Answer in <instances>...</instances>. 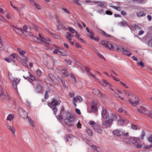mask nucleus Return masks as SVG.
I'll return each instance as SVG.
<instances>
[{"label": "nucleus", "instance_id": "1", "mask_svg": "<svg viewBox=\"0 0 152 152\" xmlns=\"http://www.w3.org/2000/svg\"><path fill=\"white\" fill-rule=\"evenodd\" d=\"M64 108H62L60 113V114L63 115L66 114V119L64 120V122L66 124L69 126H72L74 125L73 122L75 120L74 116L70 113H67L64 112Z\"/></svg>", "mask_w": 152, "mask_h": 152}, {"label": "nucleus", "instance_id": "2", "mask_svg": "<svg viewBox=\"0 0 152 152\" xmlns=\"http://www.w3.org/2000/svg\"><path fill=\"white\" fill-rule=\"evenodd\" d=\"M115 118L114 114H110L107 120L102 121V125L107 127H110L112 124V121L114 120Z\"/></svg>", "mask_w": 152, "mask_h": 152}, {"label": "nucleus", "instance_id": "3", "mask_svg": "<svg viewBox=\"0 0 152 152\" xmlns=\"http://www.w3.org/2000/svg\"><path fill=\"white\" fill-rule=\"evenodd\" d=\"M8 76L9 80L12 82L14 88L15 89H17V86L19 83L20 79L19 78H14L13 80H12L11 74L10 75L9 74Z\"/></svg>", "mask_w": 152, "mask_h": 152}, {"label": "nucleus", "instance_id": "4", "mask_svg": "<svg viewBox=\"0 0 152 152\" xmlns=\"http://www.w3.org/2000/svg\"><path fill=\"white\" fill-rule=\"evenodd\" d=\"M114 115L115 117L114 118V121H118L120 125H124L126 124V121L122 117L116 114H114Z\"/></svg>", "mask_w": 152, "mask_h": 152}, {"label": "nucleus", "instance_id": "5", "mask_svg": "<svg viewBox=\"0 0 152 152\" xmlns=\"http://www.w3.org/2000/svg\"><path fill=\"white\" fill-rule=\"evenodd\" d=\"M100 44L110 50H113L114 48L113 46L108 42L102 41L100 42Z\"/></svg>", "mask_w": 152, "mask_h": 152}, {"label": "nucleus", "instance_id": "6", "mask_svg": "<svg viewBox=\"0 0 152 152\" xmlns=\"http://www.w3.org/2000/svg\"><path fill=\"white\" fill-rule=\"evenodd\" d=\"M132 97L134 98L135 100L134 99H132L131 100L129 99L128 100L129 101L130 104H131L132 105L134 106H136L137 104L139 102V100H138V98L137 96H132Z\"/></svg>", "mask_w": 152, "mask_h": 152}, {"label": "nucleus", "instance_id": "7", "mask_svg": "<svg viewBox=\"0 0 152 152\" xmlns=\"http://www.w3.org/2000/svg\"><path fill=\"white\" fill-rule=\"evenodd\" d=\"M83 101V99L79 95L75 97L72 100L73 103L75 107L77 106V104L75 102L80 103Z\"/></svg>", "mask_w": 152, "mask_h": 152}, {"label": "nucleus", "instance_id": "8", "mask_svg": "<svg viewBox=\"0 0 152 152\" xmlns=\"http://www.w3.org/2000/svg\"><path fill=\"white\" fill-rule=\"evenodd\" d=\"M39 81L41 82L42 80L39 79L38 80L35 81L32 83V84H34L35 83L37 84L36 88V91L38 93H40L42 91V87L38 83Z\"/></svg>", "mask_w": 152, "mask_h": 152}, {"label": "nucleus", "instance_id": "9", "mask_svg": "<svg viewBox=\"0 0 152 152\" xmlns=\"http://www.w3.org/2000/svg\"><path fill=\"white\" fill-rule=\"evenodd\" d=\"M61 102L60 101H57L55 99H53L50 104H48V105L50 107H56L57 105H59Z\"/></svg>", "mask_w": 152, "mask_h": 152}, {"label": "nucleus", "instance_id": "10", "mask_svg": "<svg viewBox=\"0 0 152 152\" xmlns=\"http://www.w3.org/2000/svg\"><path fill=\"white\" fill-rule=\"evenodd\" d=\"M102 117L104 119H107L108 118L110 114L109 115L107 110L105 109H103L102 113Z\"/></svg>", "mask_w": 152, "mask_h": 152}, {"label": "nucleus", "instance_id": "11", "mask_svg": "<svg viewBox=\"0 0 152 152\" xmlns=\"http://www.w3.org/2000/svg\"><path fill=\"white\" fill-rule=\"evenodd\" d=\"M26 74H28V76H23V77L25 79H27L28 78H30L31 80H35V77H34L29 72H26Z\"/></svg>", "mask_w": 152, "mask_h": 152}, {"label": "nucleus", "instance_id": "12", "mask_svg": "<svg viewBox=\"0 0 152 152\" xmlns=\"http://www.w3.org/2000/svg\"><path fill=\"white\" fill-rule=\"evenodd\" d=\"M113 133V134L117 136H121L123 135V132L121 131L120 130L118 129H116L114 130Z\"/></svg>", "mask_w": 152, "mask_h": 152}, {"label": "nucleus", "instance_id": "13", "mask_svg": "<svg viewBox=\"0 0 152 152\" xmlns=\"http://www.w3.org/2000/svg\"><path fill=\"white\" fill-rule=\"evenodd\" d=\"M94 129L95 131L99 134L102 133V128L98 125L96 126Z\"/></svg>", "mask_w": 152, "mask_h": 152}, {"label": "nucleus", "instance_id": "14", "mask_svg": "<svg viewBox=\"0 0 152 152\" xmlns=\"http://www.w3.org/2000/svg\"><path fill=\"white\" fill-rule=\"evenodd\" d=\"M138 111L140 113H143L146 115V113L148 111L146 110V109L144 107H141L140 108L138 109Z\"/></svg>", "mask_w": 152, "mask_h": 152}, {"label": "nucleus", "instance_id": "15", "mask_svg": "<svg viewBox=\"0 0 152 152\" xmlns=\"http://www.w3.org/2000/svg\"><path fill=\"white\" fill-rule=\"evenodd\" d=\"M129 143H134L135 145L136 143H137L139 141V138H130L129 139Z\"/></svg>", "mask_w": 152, "mask_h": 152}, {"label": "nucleus", "instance_id": "16", "mask_svg": "<svg viewBox=\"0 0 152 152\" xmlns=\"http://www.w3.org/2000/svg\"><path fill=\"white\" fill-rule=\"evenodd\" d=\"M123 53L124 55H126L128 56H130L131 54L129 49L126 48L125 49H124L123 51Z\"/></svg>", "mask_w": 152, "mask_h": 152}, {"label": "nucleus", "instance_id": "17", "mask_svg": "<svg viewBox=\"0 0 152 152\" xmlns=\"http://www.w3.org/2000/svg\"><path fill=\"white\" fill-rule=\"evenodd\" d=\"M0 96L3 99H8V95L7 93L4 91L0 93Z\"/></svg>", "mask_w": 152, "mask_h": 152}, {"label": "nucleus", "instance_id": "18", "mask_svg": "<svg viewBox=\"0 0 152 152\" xmlns=\"http://www.w3.org/2000/svg\"><path fill=\"white\" fill-rule=\"evenodd\" d=\"M17 49L20 55L22 57L24 56V55L26 53L25 51L22 50L19 48H17Z\"/></svg>", "mask_w": 152, "mask_h": 152}, {"label": "nucleus", "instance_id": "19", "mask_svg": "<svg viewBox=\"0 0 152 152\" xmlns=\"http://www.w3.org/2000/svg\"><path fill=\"white\" fill-rule=\"evenodd\" d=\"M12 27L13 30L15 31L18 34L20 33V32H22V28H17L14 26H12Z\"/></svg>", "mask_w": 152, "mask_h": 152}, {"label": "nucleus", "instance_id": "20", "mask_svg": "<svg viewBox=\"0 0 152 152\" xmlns=\"http://www.w3.org/2000/svg\"><path fill=\"white\" fill-rule=\"evenodd\" d=\"M91 110L92 111L94 112L96 110V104L94 102L91 103Z\"/></svg>", "mask_w": 152, "mask_h": 152}, {"label": "nucleus", "instance_id": "21", "mask_svg": "<svg viewBox=\"0 0 152 152\" xmlns=\"http://www.w3.org/2000/svg\"><path fill=\"white\" fill-rule=\"evenodd\" d=\"M93 92L94 94L97 95L99 97L101 96V94L100 91L97 89H93Z\"/></svg>", "mask_w": 152, "mask_h": 152}, {"label": "nucleus", "instance_id": "22", "mask_svg": "<svg viewBox=\"0 0 152 152\" xmlns=\"http://www.w3.org/2000/svg\"><path fill=\"white\" fill-rule=\"evenodd\" d=\"M28 60L27 58L26 57H25L21 61L22 64L26 67L28 66V64L27 63Z\"/></svg>", "mask_w": 152, "mask_h": 152}, {"label": "nucleus", "instance_id": "23", "mask_svg": "<svg viewBox=\"0 0 152 152\" xmlns=\"http://www.w3.org/2000/svg\"><path fill=\"white\" fill-rule=\"evenodd\" d=\"M115 46L116 48V50L118 51L123 52L124 49V48L121 46L116 45Z\"/></svg>", "mask_w": 152, "mask_h": 152}, {"label": "nucleus", "instance_id": "24", "mask_svg": "<svg viewBox=\"0 0 152 152\" xmlns=\"http://www.w3.org/2000/svg\"><path fill=\"white\" fill-rule=\"evenodd\" d=\"M89 124L93 128V129L98 125L96 124L95 122L92 121H89Z\"/></svg>", "mask_w": 152, "mask_h": 152}, {"label": "nucleus", "instance_id": "25", "mask_svg": "<svg viewBox=\"0 0 152 152\" xmlns=\"http://www.w3.org/2000/svg\"><path fill=\"white\" fill-rule=\"evenodd\" d=\"M16 57V54L15 53H13L11 54L9 57L10 59H11V61H13L14 59H15Z\"/></svg>", "mask_w": 152, "mask_h": 152}, {"label": "nucleus", "instance_id": "26", "mask_svg": "<svg viewBox=\"0 0 152 152\" xmlns=\"http://www.w3.org/2000/svg\"><path fill=\"white\" fill-rule=\"evenodd\" d=\"M7 127L8 129H9L11 131L14 136H15V130L14 128V127L13 126H12V127H11L10 126H7Z\"/></svg>", "mask_w": 152, "mask_h": 152}, {"label": "nucleus", "instance_id": "27", "mask_svg": "<svg viewBox=\"0 0 152 152\" xmlns=\"http://www.w3.org/2000/svg\"><path fill=\"white\" fill-rule=\"evenodd\" d=\"M137 15L138 17H141L145 16L146 15V13L140 11L138 12L137 13Z\"/></svg>", "mask_w": 152, "mask_h": 152}, {"label": "nucleus", "instance_id": "28", "mask_svg": "<svg viewBox=\"0 0 152 152\" xmlns=\"http://www.w3.org/2000/svg\"><path fill=\"white\" fill-rule=\"evenodd\" d=\"M143 143L140 142V140L137 143H136L135 145H136L137 148H140L142 147Z\"/></svg>", "mask_w": 152, "mask_h": 152}, {"label": "nucleus", "instance_id": "29", "mask_svg": "<svg viewBox=\"0 0 152 152\" xmlns=\"http://www.w3.org/2000/svg\"><path fill=\"white\" fill-rule=\"evenodd\" d=\"M101 84L104 86H107L108 85H110V84L106 80H104L103 81L101 82Z\"/></svg>", "mask_w": 152, "mask_h": 152}, {"label": "nucleus", "instance_id": "30", "mask_svg": "<svg viewBox=\"0 0 152 152\" xmlns=\"http://www.w3.org/2000/svg\"><path fill=\"white\" fill-rule=\"evenodd\" d=\"M61 73L66 77L68 76L69 75V74L68 73L67 71L65 69H62L61 70Z\"/></svg>", "mask_w": 152, "mask_h": 152}, {"label": "nucleus", "instance_id": "31", "mask_svg": "<svg viewBox=\"0 0 152 152\" xmlns=\"http://www.w3.org/2000/svg\"><path fill=\"white\" fill-rule=\"evenodd\" d=\"M68 29V30L70 31L73 34L75 33L76 34H77V31L72 27H69Z\"/></svg>", "mask_w": 152, "mask_h": 152}, {"label": "nucleus", "instance_id": "32", "mask_svg": "<svg viewBox=\"0 0 152 152\" xmlns=\"http://www.w3.org/2000/svg\"><path fill=\"white\" fill-rule=\"evenodd\" d=\"M91 147L94 150H96L97 152L100 151V149L99 147L92 145H91Z\"/></svg>", "mask_w": 152, "mask_h": 152}, {"label": "nucleus", "instance_id": "33", "mask_svg": "<svg viewBox=\"0 0 152 152\" xmlns=\"http://www.w3.org/2000/svg\"><path fill=\"white\" fill-rule=\"evenodd\" d=\"M14 118V115L12 114H10L8 116L7 118V121H10L11 119H12Z\"/></svg>", "mask_w": 152, "mask_h": 152}, {"label": "nucleus", "instance_id": "34", "mask_svg": "<svg viewBox=\"0 0 152 152\" xmlns=\"http://www.w3.org/2000/svg\"><path fill=\"white\" fill-rule=\"evenodd\" d=\"M54 53L56 54H57L58 53H59V55H60L61 56H65V54H63V53L61 52L60 51L58 50L57 49H55L54 51Z\"/></svg>", "mask_w": 152, "mask_h": 152}, {"label": "nucleus", "instance_id": "35", "mask_svg": "<svg viewBox=\"0 0 152 152\" xmlns=\"http://www.w3.org/2000/svg\"><path fill=\"white\" fill-rule=\"evenodd\" d=\"M66 39L69 41H70L72 40V38L70 36V33L68 32H67L66 35Z\"/></svg>", "mask_w": 152, "mask_h": 152}, {"label": "nucleus", "instance_id": "36", "mask_svg": "<svg viewBox=\"0 0 152 152\" xmlns=\"http://www.w3.org/2000/svg\"><path fill=\"white\" fill-rule=\"evenodd\" d=\"M118 24L119 25L122 26H125L127 25L125 21H120L118 23Z\"/></svg>", "mask_w": 152, "mask_h": 152}, {"label": "nucleus", "instance_id": "37", "mask_svg": "<svg viewBox=\"0 0 152 152\" xmlns=\"http://www.w3.org/2000/svg\"><path fill=\"white\" fill-rule=\"evenodd\" d=\"M86 131L87 133L90 136H92L93 133L92 131L90 129L87 128L86 129Z\"/></svg>", "mask_w": 152, "mask_h": 152}, {"label": "nucleus", "instance_id": "38", "mask_svg": "<svg viewBox=\"0 0 152 152\" xmlns=\"http://www.w3.org/2000/svg\"><path fill=\"white\" fill-rule=\"evenodd\" d=\"M60 114V115L56 116L57 119L59 120H62L63 119V116H64V115H65L64 114H63V115H61V114Z\"/></svg>", "mask_w": 152, "mask_h": 152}, {"label": "nucleus", "instance_id": "39", "mask_svg": "<svg viewBox=\"0 0 152 152\" xmlns=\"http://www.w3.org/2000/svg\"><path fill=\"white\" fill-rule=\"evenodd\" d=\"M146 115L152 119V111L148 112L146 113Z\"/></svg>", "mask_w": 152, "mask_h": 152}, {"label": "nucleus", "instance_id": "40", "mask_svg": "<svg viewBox=\"0 0 152 152\" xmlns=\"http://www.w3.org/2000/svg\"><path fill=\"white\" fill-rule=\"evenodd\" d=\"M25 34L27 36H28L30 37H32L33 36V34L32 33L28 31H26Z\"/></svg>", "mask_w": 152, "mask_h": 152}, {"label": "nucleus", "instance_id": "41", "mask_svg": "<svg viewBox=\"0 0 152 152\" xmlns=\"http://www.w3.org/2000/svg\"><path fill=\"white\" fill-rule=\"evenodd\" d=\"M75 37L77 38L78 39L81 41L82 42H83V40L82 39L80 38L79 37V35L78 34H76L75 35Z\"/></svg>", "mask_w": 152, "mask_h": 152}, {"label": "nucleus", "instance_id": "42", "mask_svg": "<svg viewBox=\"0 0 152 152\" xmlns=\"http://www.w3.org/2000/svg\"><path fill=\"white\" fill-rule=\"evenodd\" d=\"M24 113H25V115L26 116V117L27 119L28 120V121L29 122L31 121L32 120V119L30 118L29 117H28L27 115V113L26 112L24 111Z\"/></svg>", "mask_w": 152, "mask_h": 152}, {"label": "nucleus", "instance_id": "43", "mask_svg": "<svg viewBox=\"0 0 152 152\" xmlns=\"http://www.w3.org/2000/svg\"><path fill=\"white\" fill-rule=\"evenodd\" d=\"M118 111L122 113H126V111L123 110L122 108H119L118 109Z\"/></svg>", "mask_w": 152, "mask_h": 152}, {"label": "nucleus", "instance_id": "44", "mask_svg": "<svg viewBox=\"0 0 152 152\" xmlns=\"http://www.w3.org/2000/svg\"><path fill=\"white\" fill-rule=\"evenodd\" d=\"M134 27H135L136 29H141L140 26L139 25L135 24Z\"/></svg>", "mask_w": 152, "mask_h": 152}, {"label": "nucleus", "instance_id": "45", "mask_svg": "<svg viewBox=\"0 0 152 152\" xmlns=\"http://www.w3.org/2000/svg\"><path fill=\"white\" fill-rule=\"evenodd\" d=\"M138 66H140L142 67H144V63L142 61H140V62H138L137 63Z\"/></svg>", "mask_w": 152, "mask_h": 152}, {"label": "nucleus", "instance_id": "46", "mask_svg": "<svg viewBox=\"0 0 152 152\" xmlns=\"http://www.w3.org/2000/svg\"><path fill=\"white\" fill-rule=\"evenodd\" d=\"M145 132L143 131H142V132L141 134L140 135V137L141 139L142 140L144 138V137L145 136Z\"/></svg>", "mask_w": 152, "mask_h": 152}, {"label": "nucleus", "instance_id": "47", "mask_svg": "<svg viewBox=\"0 0 152 152\" xmlns=\"http://www.w3.org/2000/svg\"><path fill=\"white\" fill-rule=\"evenodd\" d=\"M25 111L24 110H22V112L23 114H21L20 115L22 116V117L24 118L26 117V116L25 115V113H24V112Z\"/></svg>", "mask_w": 152, "mask_h": 152}, {"label": "nucleus", "instance_id": "48", "mask_svg": "<svg viewBox=\"0 0 152 152\" xmlns=\"http://www.w3.org/2000/svg\"><path fill=\"white\" fill-rule=\"evenodd\" d=\"M39 35L40 37H39V39H39V40H40L42 41H44L45 38H44V37L41 36V34L40 33H39Z\"/></svg>", "mask_w": 152, "mask_h": 152}, {"label": "nucleus", "instance_id": "49", "mask_svg": "<svg viewBox=\"0 0 152 152\" xmlns=\"http://www.w3.org/2000/svg\"><path fill=\"white\" fill-rule=\"evenodd\" d=\"M49 76L50 78L52 80H54L55 79V77L52 74H49Z\"/></svg>", "mask_w": 152, "mask_h": 152}, {"label": "nucleus", "instance_id": "50", "mask_svg": "<svg viewBox=\"0 0 152 152\" xmlns=\"http://www.w3.org/2000/svg\"><path fill=\"white\" fill-rule=\"evenodd\" d=\"M34 6L38 10H39L40 9V7L36 3H34Z\"/></svg>", "mask_w": 152, "mask_h": 152}, {"label": "nucleus", "instance_id": "51", "mask_svg": "<svg viewBox=\"0 0 152 152\" xmlns=\"http://www.w3.org/2000/svg\"><path fill=\"white\" fill-rule=\"evenodd\" d=\"M112 7L118 11H120L121 10V9L119 7H118L116 6H112Z\"/></svg>", "mask_w": 152, "mask_h": 152}, {"label": "nucleus", "instance_id": "52", "mask_svg": "<svg viewBox=\"0 0 152 152\" xmlns=\"http://www.w3.org/2000/svg\"><path fill=\"white\" fill-rule=\"evenodd\" d=\"M52 107V110L53 112L54 113V114L55 115L56 114V112L57 111V109L56 107Z\"/></svg>", "mask_w": 152, "mask_h": 152}, {"label": "nucleus", "instance_id": "53", "mask_svg": "<svg viewBox=\"0 0 152 152\" xmlns=\"http://www.w3.org/2000/svg\"><path fill=\"white\" fill-rule=\"evenodd\" d=\"M50 39H49V38H45V39L44 40V41H43V42H44L46 44H49L47 42H45V41H47L50 42Z\"/></svg>", "mask_w": 152, "mask_h": 152}, {"label": "nucleus", "instance_id": "54", "mask_svg": "<svg viewBox=\"0 0 152 152\" xmlns=\"http://www.w3.org/2000/svg\"><path fill=\"white\" fill-rule=\"evenodd\" d=\"M36 73H37V75L39 76H40L42 75L41 72L39 70H37Z\"/></svg>", "mask_w": 152, "mask_h": 152}, {"label": "nucleus", "instance_id": "55", "mask_svg": "<svg viewBox=\"0 0 152 152\" xmlns=\"http://www.w3.org/2000/svg\"><path fill=\"white\" fill-rule=\"evenodd\" d=\"M48 91H45V99H47L48 98L49 95H48Z\"/></svg>", "mask_w": 152, "mask_h": 152}, {"label": "nucleus", "instance_id": "56", "mask_svg": "<svg viewBox=\"0 0 152 152\" xmlns=\"http://www.w3.org/2000/svg\"><path fill=\"white\" fill-rule=\"evenodd\" d=\"M91 39L94 40L95 41H99V39L98 38H95L94 37V36H93V35L92 36H90V37Z\"/></svg>", "mask_w": 152, "mask_h": 152}, {"label": "nucleus", "instance_id": "57", "mask_svg": "<svg viewBox=\"0 0 152 152\" xmlns=\"http://www.w3.org/2000/svg\"><path fill=\"white\" fill-rule=\"evenodd\" d=\"M0 20L2 21L3 22H6V20L2 16L0 15Z\"/></svg>", "mask_w": 152, "mask_h": 152}, {"label": "nucleus", "instance_id": "58", "mask_svg": "<svg viewBox=\"0 0 152 152\" xmlns=\"http://www.w3.org/2000/svg\"><path fill=\"white\" fill-rule=\"evenodd\" d=\"M123 133L122 135H123L125 137H128L129 136V133L128 132H123Z\"/></svg>", "mask_w": 152, "mask_h": 152}, {"label": "nucleus", "instance_id": "59", "mask_svg": "<svg viewBox=\"0 0 152 152\" xmlns=\"http://www.w3.org/2000/svg\"><path fill=\"white\" fill-rule=\"evenodd\" d=\"M32 37V39L34 40L35 41H36L37 40H39V39H39V38L35 37L33 36Z\"/></svg>", "mask_w": 152, "mask_h": 152}, {"label": "nucleus", "instance_id": "60", "mask_svg": "<svg viewBox=\"0 0 152 152\" xmlns=\"http://www.w3.org/2000/svg\"><path fill=\"white\" fill-rule=\"evenodd\" d=\"M4 60L7 62L8 63H10L12 62L11 59H10L9 57L8 58H5Z\"/></svg>", "mask_w": 152, "mask_h": 152}, {"label": "nucleus", "instance_id": "61", "mask_svg": "<svg viewBox=\"0 0 152 152\" xmlns=\"http://www.w3.org/2000/svg\"><path fill=\"white\" fill-rule=\"evenodd\" d=\"M69 96L70 98H73L74 97V93L72 92H69Z\"/></svg>", "mask_w": 152, "mask_h": 152}, {"label": "nucleus", "instance_id": "62", "mask_svg": "<svg viewBox=\"0 0 152 152\" xmlns=\"http://www.w3.org/2000/svg\"><path fill=\"white\" fill-rule=\"evenodd\" d=\"M148 140L149 142H152V134H151L148 138Z\"/></svg>", "mask_w": 152, "mask_h": 152}, {"label": "nucleus", "instance_id": "63", "mask_svg": "<svg viewBox=\"0 0 152 152\" xmlns=\"http://www.w3.org/2000/svg\"><path fill=\"white\" fill-rule=\"evenodd\" d=\"M132 129H134V130H137V127L135 125H133L132 126Z\"/></svg>", "mask_w": 152, "mask_h": 152}, {"label": "nucleus", "instance_id": "64", "mask_svg": "<svg viewBox=\"0 0 152 152\" xmlns=\"http://www.w3.org/2000/svg\"><path fill=\"white\" fill-rule=\"evenodd\" d=\"M148 45L150 47L152 46V39H151L148 42Z\"/></svg>", "mask_w": 152, "mask_h": 152}]
</instances>
